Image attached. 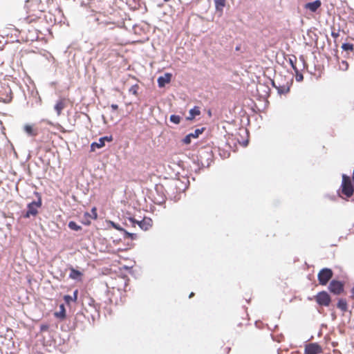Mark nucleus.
Returning <instances> with one entry per match:
<instances>
[{
	"label": "nucleus",
	"mask_w": 354,
	"mask_h": 354,
	"mask_svg": "<svg viewBox=\"0 0 354 354\" xmlns=\"http://www.w3.org/2000/svg\"><path fill=\"white\" fill-rule=\"evenodd\" d=\"M37 195V200L28 202L27 203V211L24 217L30 218V216H35L38 213V209L41 206V198L38 195L37 192H35Z\"/></svg>",
	"instance_id": "f257e3e1"
},
{
	"label": "nucleus",
	"mask_w": 354,
	"mask_h": 354,
	"mask_svg": "<svg viewBox=\"0 0 354 354\" xmlns=\"http://www.w3.org/2000/svg\"><path fill=\"white\" fill-rule=\"evenodd\" d=\"M342 192L347 197H350L354 192V188L349 176L346 174L342 175Z\"/></svg>",
	"instance_id": "f03ea898"
},
{
	"label": "nucleus",
	"mask_w": 354,
	"mask_h": 354,
	"mask_svg": "<svg viewBox=\"0 0 354 354\" xmlns=\"http://www.w3.org/2000/svg\"><path fill=\"white\" fill-rule=\"evenodd\" d=\"M333 277V271L330 268H323L318 274V280L322 285H326Z\"/></svg>",
	"instance_id": "7ed1b4c3"
},
{
	"label": "nucleus",
	"mask_w": 354,
	"mask_h": 354,
	"mask_svg": "<svg viewBox=\"0 0 354 354\" xmlns=\"http://www.w3.org/2000/svg\"><path fill=\"white\" fill-rule=\"evenodd\" d=\"M316 301L319 305L328 306L330 302V297L326 292L322 291L316 296Z\"/></svg>",
	"instance_id": "20e7f679"
},
{
	"label": "nucleus",
	"mask_w": 354,
	"mask_h": 354,
	"mask_svg": "<svg viewBox=\"0 0 354 354\" xmlns=\"http://www.w3.org/2000/svg\"><path fill=\"white\" fill-rule=\"evenodd\" d=\"M11 91L8 86L1 87L0 89V102L8 103L11 101Z\"/></svg>",
	"instance_id": "39448f33"
},
{
	"label": "nucleus",
	"mask_w": 354,
	"mask_h": 354,
	"mask_svg": "<svg viewBox=\"0 0 354 354\" xmlns=\"http://www.w3.org/2000/svg\"><path fill=\"white\" fill-rule=\"evenodd\" d=\"M330 291L335 295H339L343 291V284L336 280H333L328 287Z\"/></svg>",
	"instance_id": "423d86ee"
},
{
	"label": "nucleus",
	"mask_w": 354,
	"mask_h": 354,
	"mask_svg": "<svg viewBox=\"0 0 354 354\" xmlns=\"http://www.w3.org/2000/svg\"><path fill=\"white\" fill-rule=\"evenodd\" d=\"M113 140L112 136H104L99 138L97 142H94L91 144V148L94 151L95 148L100 149L105 145V142H111Z\"/></svg>",
	"instance_id": "0eeeda50"
},
{
	"label": "nucleus",
	"mask_w": 354,
	"mask_h": 354,
	"mask_svg": "<svg viewBox=\"0 0 354 354\" xmlns=\"http://www.w3.org/2000/svg\"><path fill=\"white\" fill-rule=\"evenodd\" d=\"M204 131V128L196 129H195L194 133H190L187 134L183 140V143L186 145H189L191 143V140L192 138H197L199 135H201Z\"/></svg>",
	"instance_id": "6e6552de"
},
{
	"label": "nucleus",
	"mask_w": 354,
	"mask_h": 354,
	"mask_svg": "<svg viewBox=\"0 0 354 354\" xmlns=\"http://www.w3.org/2000/svg\"><path fill=\"white\" fill-rule=\"evenodd\" d=\"M129 221L131 223L132 225L138 224L139 227L144 230H147L149 227L151 226L150 222L151 220L149 219L148 221L142 220L141 221H136L134 218H130Z\"/></svg>",
	"instance_id": "1a4fd4ad"
},
{
	"label": "nucleus",
	"mask_w": 354,
	"mask_h": 354,
	"mask_svg": "<svg viewBox=\"0 0 354 354\" xmlns=\"http://www.w3.org/2000/svg\"><path fill=\"white\" fill-rule=\"evenodd\" d=\"M171 79V73H167L164 75L160 76L158 78V86L160 88L164 87L165 86V84L170 82Z\"/></svg>",
	"instance_id": "9d476101"
},
{
	"label": "nucleus",
	"mask_w": 354,
	"mask_h": 354,
	"mask_svg": "<svg viewBox=\"0 0 354 354\" xmlns=\"http://www.w3.org/2000/svg\"><path fill=\"white\" fill-rule=\"evenodd\" d=\"M320 347L317 344H310L305 348L304 354H317L320 352Z\"/></svg>",
	"instance_id": "9b49d317"
},
{
	"label": "nucleus",
	"mask_w": 354,
	"mask_h": 354,
	"mask_svg": "<svg viewBox=\"0 0 354 354\" xmlns=\"http://www.w3.org/2000/svg\"><path fill=\"white\" fill-rule=\"evenodd\" d=\"M321 5L322 2L320 0H315L314 1L307 3L305 6V8L311 12H315L321 6Z\"/></svg>",
	"instance_id": "f8f14e48"
},
{
	"label": "nucleus",
	"mask_w": 354,
	"mask_h": 354,
	"mask_svg": "<svg viewBox=\"0 0 354 354\" xmlns=\"http://www.w3.org/2000/svg\"><path fill=\"white\" fill-rule=\"evenodd\" d=\"M12 269L18 274L22 272V266L20 257H16L12 265Z\"/></svg>",
	"instance_id": "ddd939ff"
},
{
	"label": "nucleus",
	"mask_w": 354,
	"mask_h": 354,
	"mask_svg": "<svg viewBox=\"0 0 354 354\" xmlns=\"http://www.w3.org/2000/svg\"><path fill=\"white\" fill-rule=\"evenodd\" d=\"M24 129L29 136H35L37 134V129L34 125L26 124Z\"/></svg>",
	"instance_id": "4468645a"
},
{
	"label": "nucleus",
	"mask_w": 354,
	"mask_h": 354,
	"mask_svg": "<svg viewBox=\"0 0 354 354\" xmlns=\"http://www.w3.org/2000/svg\"><path fill=\"white\" fill-rule=\"evenodd\" d=\"M70 274H69V277L71 279H75V280H80L81 279V277L82 275V273L77 270H75V268H71L70 269Z\"/></svg>",
	"instance_id": "2eb2a0df"
},
{
	"label": "nucleus",
	"mask_w": 354,
	"mask_h": 354,
	"mask_svg": "<svg viewBox=\"0 0 354 354\" xmlns=\"http://www.w3.org/2000/svg\"><path fill=\"white\" fill-rule=\"evenodd\" d=\"M201 114V111L196 106L191 109L189 111V116L186 118L187 120H192L196 115H199Z\"/></svg>",
	"instance_id": "dca6fc26"
},
{
	"label": "nucleus",
	"mask_w": 354,
	"mask_h": 354,
	"mask_svg": "<svg viewBox=\"0 0 354 354\" xmlns=\"http://www.w3.org/2000/svg\"><path fill=\"white\" fill-rule=\"evenodd\" d=\"M64 107H65V102H64V100H63V99L59 100L55 104L54 109H55V111L57 112V115H60L62 111L64 109Z\"/></svg>",
	"instance_id": "f3484780"
},
{
	"label": "nucleus",
	"mask_w": 354,
	"mask_h": 354,
	"mask_svg": "<svg viewBox=\"0 0 354 354\" xmlns=\"http://www.w3.org/2000/svg\"><path fill=\"white\" fill-rule=\"evenodd\" d=\"M55 316L61 319H64L66 317V310L64 304L59 305V310L55 313Z\"/></svg>",
	"instance_id": "a211bd4d"
},
{
	"label": "nucleus",
	"mask_w": 354,
	"mask_h": 354,
	"mask_svg": "<svg viewBox=\"0 0 354 354\" xmlns=\"http://www.w3.org/2000/svg\"><path fill=\"white\" fill-rule=\"evenodd\" d=\"M214 4L216 11L222 12L225 6V0H214Z\"/></svg>",
	"instance_id": "6ab92c4d"
},
{
	"label": "nucleus",
	"mask_w": 354,
	"mask_h": 354,
	"mask_svg": "<svg viewBox=\"0 0 354 354\" xmlns=\"http://www.w3.org/2000/svg\"><path fill=\"white\" fill-rule=\"evenodd\" d=\"M337 308L341 309L343 312H345L347 310V303L346 300L343 299H339L337 302Z\"/></svg>",
	"instance_id": "aec40b11"
},
{
	"label": "nucleus",
	"mask_w": 354,
	"mask_h": 354,
	"mask_svg": "<svg viewBox=\"0 0 354 354\" xmlns=\"http://www.w3.org/2000/svg\"><path fill=\"white\" fill-rule=\"evenodd\" d=\"M297 61V58L295 56H292L289 57L288 62L290 63L291 67L293 68V70L295 71V73H297V68L295 66V63Z\"/></svg>",
	"instance_id": "412c9836"
},
{
	"label": "nucleus",
	"mask_w": 354,
	"mask_h": 354,
	"mask_svg": "<svg viewBox=\"0 0 354 354\" xmlns=\"http://www.w3.org/2000/svg\"><path fill=\"white\" fill-rule=\"evenodd\" d=\"M68 227L75 231L81 230V226L78 225L75 221H70L68 223Z\"/></svg>",
	"instance_id": "4be33fe9"
},
{
	"label": "nucleus",
	"mask_w": 354,
	"mask_h": 354,
	"mask_svg": "<svg viewBox=\"0 0 354 354\" xmlns=\"http://www.w3.org/2000/svg\"><path fill=\"white\" fill-rule=\"evenodd\" d=\"M342 48L345 51H352L353 50V45L349 43H344L342 44Z\"/></svg>",
	"instance_id": "5701e85b"
},
{
	"label": "nucleus",
	"mask_w": 354,
	"mask_h": 354,
	"mask_svg": "<svg viewBox=\"0 0 354 354\" xmlns=\"http://www.w3.org/2000/svg\"><path fill=\"white\" fill-rule=\"evenodd\" d=\"M180 116L177 115H171L170 116V121L174 124H179L180 122Z\"/></svg>",
	"instance_id": "b1692460"
},
{
	"label": "nucleus",
	"mask_w": 354,
	"mask_h": 354,
	"mask_svg": "<svg viewBox=\"0 0 354 354\" xmlns=\"http://www.w3.org/2000/svg\"><path fill=\"white\" fill-rule=\"evenodd\" d=\"M138 84H134L133 85L129 90V93H132L133 95H137L138 93Z\"/></svg>",
	"instance_id": "393cba45"
},
{
	"label": "nucleus",
	"mask_w": 354,
	"mask_h": 354,
	"mask_svg": "<svg viewBox=\"0 0 354 354\" xmlns=\"http://www.w3.org/2000/svg\"><path fill=\"white\" fill-rule=\"evenodd\" d=\"M64 300L68 305H69L72 301L75 302V300L73 299L72 296L68 295L64 296Z\"/></svg>",
	"instance_id": "a878e982"
},
{
	"label": "nucleus",
	"mask_w": 354,
	"mask_h": 354,
	"mask_svg": "<svg viewBox=\"0 0 354 354\" xmlns=\"http://www.w3.org/2000/svg\"><path fill=\"white\" fill-rule=\"evenodd\" d=\"M339 67L342 71H346L348 68V64L346 61L343 60L342 61Z\"/></svg>",
	"instance_id": "bb28decb"
},
{
	"label": "nucleus",
	"mask_w": 354,
	"mask_h": 354,
	"mask_svg": "<svg viewBox=\"0 0 354 354\" xmlns=\"http://www.w3.org/2000/svg\"><path fill=\"white\" fill-rule=\"evenodd\" d=\"M277 91L279 94H283V93H287L289 91V88H286L284 86L283 87L279 86V88H277Z\"/></svg>",
	"instance_id": "cd10ccee"
},
{
	"label": "nucleus",
	"mask_w": 354,
	"mask_h": 354,
	"mask_svg": "<svg viewBox=\"0 0 354 354\" xmlns=\"http://www.w3.org/2000/svg\"><path fill=\"white\" fill-rule=\"evenodd\" d=\"M295 78L297 82H300V81L303 80V79H304L303 75L301 73H299L298 70H297V73H296Z\"/></svg>",
	"instance_id": "c85d7f7f"
},
{
	"label": "nucleus",
	"mask_w": 354,
	"mask_h": 354,
	"mask_svg": "<svg viewBox=\"0 0 354 354\" xmlns=\"http://www.w3.org/2000/svg\"><path fill=\"white\" fill-rule=\"evenodd\" d=\"M111 225L116 230H119V231H121L122 232L123 231V228L121 227L118 224L114 223V222H111Z\"/></svg>",
	"instance_id": "c756f323"
},
{
	"label": "nucleus",
	"mask_w": 354,
	"mask_h": 354,
	"mask_svg": "<svg viewBox=\"0 0 354 354\" xmlns=\"http://www.w3.org/2000/svg\"><path fill=\"white\" fill-rule=\"evenodd\" d=\"M122 232L124 233V238L125 239H130L131 236H132V233L126 231L124 229L123 230Z\"/></svg>",
	"instance_id": "7c9ffc66"
},
{
	"label": "nucleus",
	"mask_w": 354,
	"mask_h": 354,
	"mask_svg": "<svg viewBox=\"0 0 354 354\" xmlns=\"http://www.w3.org/2000/svg\"><path fill=\"white\" fill-rule=\"evenodd\" d=\"M77 295H78V290H75L74 292H73V295L72 296L73 297V299L75 300V301H76L77 299Z\"/></svg>",
	"instance_id": "2f4dec72"
},
{
	"label": "nucleus",
	"mask_w": 354,
	"mask_h": 354,
	"mask_svg": "<svg viewBox=\"0 0 354 354\" xmlns=\"http://www.w3.org/2000/svg\"><path fill=\"white\" fill-rule=\"evenodd\" d=\"M111 108L113 110L115 111L118 109V106L117 104H111Z\"/></svg>",
	"instance_id": "473e14b6"
},
{
	"label": "nucleus",
	"mask_w": 354,
	"mask_h": 354,
	"mask_svg": "<svg viewBox=\"0 0 354 354\" xmlns=\"http://www.w3.org/2000/svg\"><path fill=\"white\" fill-rule=\"evenodd\" d=\"M136 238H137V234H134V233H132V236H131L130 239H132V240H134Z\"/></svg>",
	"instance_id": "72a5a7b5"
},
{
	"label": "nucleus",
	"mask_w": 354,
	"mask_h": 354,
	"mask_svg": "<svg viewBox=\"0 0 354 354\" xmlns=\"http://www.w3.org/2000/svg\"><path fill=\"white\" fill-rule=\"evenodd\" d=\"M331 35H332L334 38H337V37H338L339 34H338V33H335V32H332Z\"/></svg>",
	"instance_id": "f704fd0d"
},
{
	"label": "nucleus",
	"mask_w": 354,
	"mask_h": 354,
	"mask_svg": "<svg viewBox=\"0 0 354 354\" xmlns=\"http://www.w3.org/2000/svg\"><path fill=\"white\" fill-rule=\"evenodd\" d=\"M241 45H239V46H236L235 50L236 51H239V50H241Z\"/></svg>",
	"instance_id": "c9c22d12"
},
{
	"label": "nucleus",
	"mask_w": 354,
	"mask_h": 354,
	"mask_svg": "<svg viewBox=\"0 0 354 354\" xmlns=\"http://www.w3.org/2000/svg\"><path fill=\"white\" fill-rule=\"evenodd\" d=\"M48 326H41V330H47Z\"/></svg>",
	"instance_id": "e433bc0d"
},
{
	"label": "nucleus",
	"mask_w": 354,
	"mask_h": 354,
	"mask_svg": "<svg viewBox=\"0 0 354 354\" xmlns=\"http://www.w3.org/2000/svg\"><path fill=\"white\" fill-rule=\"evenodd\" d=\"M272 86H273L274 87H275L277 89V88H279V86H277L275 85V82H274V81H273V80L272 81Z\"/></svg>",
	"instance_id": "4c0bfd02"
},
{
	"label": "nucleus",
	"mask_w": 354,
	"mask_h": 354,
	"mask_svg": "<svg viewBox=\"0 0 354 354\" xmlns=\"http://www.w3.org/2000/svg\"><path fill=\"white\" fill-rule=\"evenodd\" d=\"M351 293H352V297L354 298V287L351 290Z\"/></svg>",
	"instance_id": "58836bf2"
},
{
	"label": "nucleus",
	"mask_w": 354,
	"mask_h": 354,
	"mask_svg": "<svg viewBox=\"0 0 354 354\" xmlns=\"http://www.w3.org/2000/svg\"><path fill=\"white\" fill-rule=\"evenodd\" d=\"M194 296V292H191L189 297L191 298Z\"/></svg>",
	"instance_id": "ea45409f"
},
{
	"label": "nucleus",
	"mask_w": 354,
	"mask_h": 354,
	"mask_svg": "<svg viewBox=\"0 0 354 354\" xmlns=\"http://www.w3.org/2000/svg\"><path fill=\"white\" fill-rule=\"evenodd\" d=\"M201 165H202V167H205V163H203V162H201Z\"/></svg>",
	"instance_id": "a19ab883"
},
{
	"label": "nucleus",
	"mask_w": 354,
	"mask_h": 354,
	"mask_svg": "<svg viewBox=\"0 0 354 354\" xmlns=\"http://www.w3.org/2000/svg\"><path fill=\"white\" fill-rule=\"evenodd\" d=\"M207 155L208 156H211V154H210V153H207Z\"/></svg>",
	"instance_id": "79ce46f5"
},
{
	"label": "nucleus",
	"mask_w": 354,
	"mask_h": 354,
	"mask_svg": "<svg viewBox=\"0 0 354 354\" xmlns=\"http://www.w3.org/2000/svg\"><path fill=\"white\" fill-rule=\"evenodd\" d=\"M164 1H165V2H167V1H169V0H164Z\"/></svg>",
	"instance_id": "37998d69"
}]
</instances>
